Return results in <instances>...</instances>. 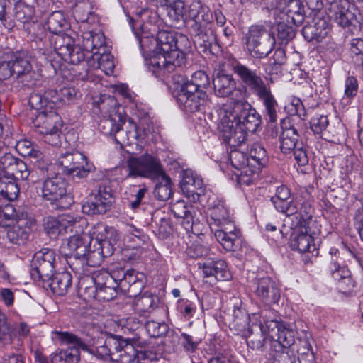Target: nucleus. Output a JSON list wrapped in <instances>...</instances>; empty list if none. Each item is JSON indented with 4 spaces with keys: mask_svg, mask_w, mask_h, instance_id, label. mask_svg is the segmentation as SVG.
<instances>
[{
    "mask_svg": "<svg viewBox=\"0 0 363 363\" xmlns=\"http://www.w3.org/2000/svg\"><path fill=\"white\" fill-rule=\"evenodd\" d=\"M291 230L289 244L293 250H297L301 253L313 252L315 250V246L313 237L308 234V228H295L290 225Z\"/></svg>",
    "mask_w": 363,
    "mask_h": 363,
    "instance_id": "nucleus-20",
    "label": "nucleus"
},
{
    "mask_svg": "<svg viewBox=\"0 0 363 363\" xmlns=\"http://www.w3.org/2000/svg\"><path fill=\"white\" fill-rule=\"evenodd\" d=\"M126 163L128 169L127 177H144L157 180L165 173L160 160L148 153L130 157Z\"/></svg>",
    "mask_w": 363,
    "mask_h": 363,
    "instance_id": "nucleus-8",
    "label": "nucleus"
},
{
    "mask_svg": "<svg viewBox=\"0 0 363 363\" xmlns=\"http://www.w3.org/2000/svg\"><path fill=\"white\" fill-rule=\"evenodd\" d=\"M91 235L84 234L77 235L69 238L65 244L61 247V250L65 252L67 256L74 257L76 259L83 257L88 252H91L92 245L89 244V239Z\"/></svg>",
    "mask_w": 363,
    "mask_h": 363,
    "instance_id": "nucleus-19",
    "label": "nucleus"
},
{
    "mask_svg": "<svg viewBox=\"0 0 363 363\" xmlns=\"http://www.w3.org/2000/svg\"><path fill=\"white\" fill-rule=\"evenodd\" d=\"M210 84V79L207 74L204 71H197L194 72L188 83L184 87L194 91H205Z\"/></svg>",
    "mask_w": 363,
    "mask_h": 363,
    "instance_id": "nucleus-44",
    "label": "nucleus"
},
{
    "mask_svg": "<svg viewBox=\"0 0 363 363\" xmlns=\"http://www.w3.org/2000/svg\"><path fill=\"white\" fill-rule=\"evenodd\" d=\"M104 274H96V276H91L89 274H83L79 278L78 288L80 296L87 302L91 301L96 298L98 282L99 277Z\"/></svg>",
    "mask_w": 363,
    "mask_h": 363,
    "instance_id": "nucleus-26",
    "label": "nucleus"
},
{
    "mask_svg": "<svg viewBox=\"0 0 363 363\" xmlns=\"http://www.w3.org/2000/svg\"><path fill=\"white\" fill-rule=\"evenodd\" d=\"M330 30L329 16L318 12L310 23L303 26L302 35L308 42L320 43L328 37Z\"/></svg>",
    "mask_w": 363,
    "mask_h": 363,
    "instance_id": "nucleus-14",
    "label": "nucleus"
},
{
    "mask_svg": "<svg viewBox=\"0 0 363 363\" xmlns=\"http://www.w3.org/2000/svg\"><path fill=\"white\" fill-rule=\"evenodd\" d=\"M354 204L357 207L354 216V223L359 235L363 240V194L357 197Z\"/></svg>",
    "mask_w": 363,
    "mask_h": 363,
    "instance_id": "nucleus-63",
    "label": "nucleus"
},
{
    "mask_svg": "<svg viewBox=\"0 0 363 363\" xmlns=\"http://www.w3.org/2000/svg\"><path fill=\"white\" fill-rule=\"evenodd\" d=\"M194 32V43L204 50L211 48L216 37L211 29H202L201 30H193Z\"/></svg>",
    "mask_w": 363,
    "mask_h": 363,
    "instance_id": "nucleus-51",
    "label": "nucleus"
},
{
    "mask_svg": "<svg viewBox=\"0 0 363 363\" xmlns=\"http://www.w3.org/2000/svg\"><path fill=\"white\" fill-rule=\"evenodd\" d=\"M229 160L232 166L238 169L241 170L247 167V165H251L249 156H247L246 154L240 151H231Z\"/></svg>",
    "mask_w": 363,
    "mask_h": 363,
    "instance_id": "nucleus-59",
    "label": "nucleus"
},
{
    "mask_svg": "<svg viewBox=\"0 0 363 363\" xmlns=\"http://www.w3.org/2000/svg\"><path fill=\"white\" fill-rule=\"evenodd\" d=\"M94 60H97L96 65H93L94 67H97L101 69L106 75H111L113 73L115 65L113 62V57L109 53L100 54V57L95 56L93 57Z\"/></svg>",
    "mask_w": 363,
    "mask_h": 363,
    "instance_id": "nucleus-54",
    "label": "nucleus"
},
{
    "mask_svg": "<svg viewBox=\"0 0 363 363\" xmlns=\"http://www.w3.org/2000/svg\"><path fill=\"white\" fill-rule=\"evenodd\" d=\"M41 197L56 209L69 208L73 203L72 197L67 194V183L60 176L50 174L44 179L41 186Z\"/></svg>",
    "mask_w": 363,
    "mask_h": 363,
    "instance_id": "nucleus-6",
    "label": "nucleus"
},
{
    "mask_svg": "<svg viewBox=\"0 0 363 363\" xmlns=\"http://www.w3.org/2000/svg\"><path fill=\"white\" fill-rule=\"evenodd\" d=\"M155 299L156 297L151 294L145 292L143 295L135 298L133 308L135 313L138 314L140 317L147 318L157 307Z\"/></svg>",
    "mask_w": 363,
    "mask_h": 363,
    "instance_id": "nucleus-29",
    "label": "nucleus"
},
{
    "mask_svg": "<svg viewBox=\"0 0 363 363\" xmlns=\"http://www.w3.org/2000/svg\"><path fill=\"white\" fill-rule=\"evenodd\" d=\"M354 10V6L346 0L335 1L329 9L331 17L342 27L355 26L358 23Z\"/></svg>",
    "mask_w": 363,
    "mask_h": 363,
    "instance_id": "nucleus-17",
    "label": "nucleus"
},
{
    "mask_svg": "<svg viewBox=\"0 0 363 363\" xmlns=\"http://www.w3.org/2000/svg\"><path fill=\"white\" fill-rule=\"evenodd\" d=\"M113 203L111 187L101 184L90 194L88 201L82 205V211L88 215L104 214L111 209Z\"/></svg>",
    "mask_w": 363,
    "mask_h": 363,
    "instance_id": "nucleus-12",
    "label": "nucleus"
},
{
    "mask_svg": "<svg viewBox=\"0 0 363 363\" xmlns=\"http://www.w3.org/2000/svg\"><path fill=\"white\" fill-rule=\"evenodd\" d=\"M52 340L60 345H67L69 347L60 350L52 354L51 363H78L80 359V350L89 353L91 341L86 337H79L68 331L54 330L52 332Z\"/></svg>",
    "mask_w": 363,
    "mask_h": 363,
    "instance_id": "nucleus-4",
    "label": "nucleus"
},
{
    "mask_svg": "<svg viewBox=\"0 0 363 363\" xmlns=\"http://www.w3.org/2000/svg\"><path fill=\"white\" fill-rule=\"evenodd\" d=\"M302 145L303 143L299 141V135L294 127L282 131L280 136V148L282 152L289 153L296 147Z\"/></svg>",
    "mask_w": 363,
    "mask_h": 363,
    "instance_id": "nucleus-32",
    "label": "nucleus"
},
{
    "mask_svg": "<svg viewBox=\"0 0 363 363\" xmlns=\"http://www.w3.org/2000/svg\"><path fill=\"white\" fill-rule=\"evenodd\" d=\"M228 228L215 230L214 235L223 247L228 251H235L240 245V231Z\"/></svg>",
    "mask_w": 363,
    "mask_h": 363,
    "instance_id": "nucleus-28",
    "label": "nucleus"
},
{
    "mask_svg": "<svg viewBox=\"0 0 363 363\" xmlns=\"http://www.w3.org/2000/svg\"><path fill=\"white\" fill-rule=\"evenodd\" d=\"M158 180L154 189V195L160 201H167L172 194L171 179L166 173H164Z\"/></svg>",
    "mask_w": 363,
    "mask_h": 363,
    "instance_id": "nucleus-40",
    "label": "nucleus"
},
{
    "mask_svg": "<svg viewBox=\"0 0 363 363\" xmlns=\"http://www.w3.org/2000/svg\"><path fill=\"white\" fill-rule=\"evenodd\" d=\"M291 195L290 189L284 185H281L277 188L275 195L271 198L275 208L286 213L289 218L298 210V205L291 199Z\"/></svg>",
    "mask_w": 363,
    "mask_h": 363,
    "instance_id": "nucleus-23",
    "label": "nucleus"
},
{
    "mask_svg": "<svg viewBox=\"0 0 363 363\" xmlns=\"http://www.w3.org/2000/svg\"><path fill=\"white\" fill-rule=\"evenodd\" d=\"M296 27L291 23H288L285 20H281L277 23L275 27L277 40L281 44L286 45L289 41L293 40L296 33Z\"/></svg>",
    "mask_w": 363,
    "mask_h": 363,
    "instance_id": "nucleus-41",
    "label": "nucleus"
},
{
    "mask_svg": "<svg viewBox=\"0 0 363 363\" xmlns=\"http://www.w3.org/2000/svg\"><path fill=\"white\" fill-rule=\"evenodd\" d=\"M232 69L245 91L255 96L262 104L263 113L268 118L269 123H277L279 105L270 86L265 82L260 72L239 62L234 63Z\"/></svg>",
    "mask_w": 363,
    "mask_h": 363,
    "instance_id": "nucleus-3",
    "label": "nucleus"
},
{
    "mask_svg": "<svg viewBox=\"0 0 363 363\" xmlns=\"http://www.w3.org/2000/svg\"><path fill=\"white\" fill-rule=\"evenodd\" d=\"M269 338L267 334H264L262 330L252 333L247 339V346L256 351H263L265 347V343Z\"/></svg>",
    "mask_w": 363,
    "mask_h": 363,
    "instance_id": "nucleus-52",
    "label": "nucleus"
},
{
    "mask_svg": "<svg viewBox=\"0 0 363 363\" xmlns=\"http://www.w3.org/2000/svg\"><path fill=\"white\" fill-rule=\"evenodd\" d=\"M89 340L91 341L89 353L98 356L101 358L109 357L113 362V355L116 352L118 353L119 350L122 348L125 339L120 336L110 335L104 339L103 337H99L96 341L93 337L86 335Z\"/></svg>",
    "mask_w": 363,
    "mask_h": 363,
    "instance_id": "nucleus-15",
    "label": "nucleus"
},
{
    "mask_svg": "<svg viewBox=\"0 0 363 363\" xmlns=\"http://www.w3.org/2000/svg\"><path fill=\"white\" fill-rule=\"evenodd\" d=\"M220 130L224 141L230 146L243 143L248 133H255L260 125L261 116L247 101L235 100L223 108Z\"/></svg>",
    "mask_w": 363,
    "mask_h": 363,
    "instance_id": "nucleus-1",
    "label": "nucleus"
},
{
    "mask_svg": "<svg viewBox=\"0 0 363 363\" xmlns=\"http://www.w3.org/2000/svg\"><path fill=\"white\" fill-rule=\"evenodd\" d=\"M176 100L185 112H205L210 101L206 91H194L184 87L176 95Z\"/></svg>",
    "mask_w": 363,
    "mask_h": 363,
    "instance_id": "nucleus-13",
    "label": "nucleus"
},
{
    "mask_svg": "<svg viewBox=\"0 0 363 363\" xmlns=\"http://www.w3.org/2000/svg\"><path fill=\"white\" fill-rule=\"evenodd\" d=\"M58 220V229L57 235H63L72 231L73 225L76 224V218H74L69 215H62L57 218Z\"/></svg>",
    "mask_w": 363,
    "mask_h": 363,
    "instance_id": "nucleus-64",
    "label": "nucleus"
},
{
    "mask_svg": "<svg viewBox=\"0 0 363 363\" xmlns=\"http://www.w3.org/2000/svg\"><path fill=\"white\" fill-rule=\"evenodd\" d=\"M144 324L143 320H140L136 316L128 317L126 319L125 329H127L130 333H133V337L127 338L128 340L138 343L140 339V331L143 330V325Z\"/></svg>",
    "mask_w": 363,
    "mask_h": 363,
    "instance_id": "nucleus-53",
    "label": "nucleus"
},
{
    "mask_svg": "<svg viewBox=\"0 0 363 363\" xmlns=\"http://www.w3.org/2000/svg\"><path fill=\"white\" fill-rule=\"evenodd\" d=\"M23 29L32 36L40 40L46 35V30L43 23L38 21L36 18L26 26H24Z\"/></svg>",
    "mask_w": 363,
    "mask_h": 363,
    "instance_id": "nucleus-60",
    "label": "nucleus"
},
{
    "mask_svg": "<svg viewBox=\"0 0 363 363\" xmlns=\"http://www.w3.org/2000/svg\"><path fill=\"white\" fill-rule=\"evenodd\" d=\"M122 116L115 110L108 117H104L99 123L100 131L106 135L113 136L116 126L122 121Z\"/></svg>",
    "mask_w": 363,
    "mask_h": 363,
    "instance_id": "nucleus-42",
    "label": "nucleus"
},
{
    "mask_svg": "<svg viewBox=\"0 0 363 363\" xmlns=\"http://www.w3.org/2000/svg\"><path fill=\"white\" fill-rule=\"evenodd\" d=\"M58 162L62 173L73 178H85L95 170L94 165L87 162L86 156L77 151L62 155Z\"/></svg>",
    "mask_w": 363,
    "mask_h": 363,
    "instance_id": "nucleus-11",
    "label": "nucleus"
},
{
    "mask_svg": "<svg viewBox=\"0 0 363 363\" xmlns=\"http://www.w3.org/2000/svg\"><path fill=\"white\" fill-rule=\"evenodd\" d=\"M16 181L4 175L0 177V195L9 202L16 200L19 195L20 189Z\"/></svg>",
    "mask_w": 363,
    "mask_h": 363,
    "instance_id": "nucleus-38",
    "label": "nucleus"
},
{
    "mask_svg": "<svg viewBox=\"0 0 363 363\" xmlns=\"http://www.w3.org/2000/svg\"><path fill=\"white\" fill-rule=\"evenodd\" d=\"M180 187L182 191L189 197L194 194L199 195L196 190H201L203 188V181L198 177L191 170L183 171L182 180L180 181Z\"/></svg>",
    "mask_w": 363,
    "mask_h": 363,
    "instance_id": "nucleus-30",
    "label": "nucleus"
},
{
    "mask_svg": "<svg viewBox=\"0 0 363 363\" xmlns=\"http://www.w3.org/2000/svg\"><path fill=\"white\" fill-rule=\"evenodd\" d=\"M105 281L98 286L96 300L99 301H109L116 296V288L123 281L127 276L131 277L133 274H104Z\"/></svg>",
    "mask_w": 363,
    "mask_h": 363,
    "instance_id": "nucleus-21",
    "label": "nucleus"
},
{
    "mask_svg": "<svg viewBox=\"0 0 363 363\" xmlns=\"http://www.w3.org/2000/svg\"><path fill=\"white\" fill-rule=\"evenodd\" d=\"M46 93L47 91L45 92L44 95L38 92H33L30 94L28 102L30 107L36 111L35 115L41 111L53 108L54 97H52V94H47Z\"/></svg>",
    "mask_w": 363,
    "mask_h": 363,
    "instance_id": "nucleus-35",
    "label": "nucleus"
},
{
    "mask_svg": "<svg viewBox=\"0 0 363 363\" xmlns=\"http://www.w3.org/2000/svg\"><path fill=\"white\" fill-rule=\"evenodd\" d=\"M18 82L21 84L22 86L26 88H33L36 86L40 80V74L35 72L33 67L28 72H26L18 79Z\"/></svg>",
    "mask_w": 363,
    "mask_h": 363,
    "instance_id": "nucleus-62",
    "label": "nucleus"
},
{
    "mask_svg": "<svg viewBox=\"0 0 363 363\" xmlns=\"http://www.w3.org/2000/svg\"><path fill=\"white\" fill-rule=\"evenodd\" d=\"M30 174L27 164L22 160L18 159L10 171L4 173L7 178L15 180H26Z\"/></svg>",
    "mask_w": 363,
    "mask_h": 363,
    "instance_id": "nucleus-46",
    "label": "nucleus"
},
{
    "mask_svg": "<svg viewBox=\"0 0 363 363\" xmlns=\"http://www.w3.org/2000/svg\"><path fill=\"white\" fill-rule=\"evenodd\" d=\"M155 47L150 58V69L157 77L182 69L186 60L182 44L189 43L185 35L171 30H161L157 33Z\"/></svg>",
    "mask_w": 363,
    "mask_h": 363,
    "instance_id": "nucleus-2",
    "label": "nucleus"
},
{
    "mask_svg": "<svg viewBox=\"0 0 363 363\" xmlns=\"http://www.w3.org/2000/svg\"><path fill=\"white\" fill-rule=\"evenodd\" d=\"M14 18L23 24V27L32 21L35 16V8L29 5L24 0L18 1L14 7Z\"/></svg>",
    "mask_w": 363,
    "mask_h": 363,
    "instance_id": "nucleus-36",
    "label": "nucleus"
},
{
    "mask_svg": "<svg viewBox=\"0 0 363 363\" xmlns=\"http://www.w3.org/2000/svg\"><path fill=\"white\" fill-rule=\"evenodd\" d=\"M55 37L52 39L54 48L60 57L67 50L73 45L74 40L69 35L62 33L55 34Z\"/></svg>",
    "mask_w": 363,
    "mask_h": 363,
    "instance_id": "nucleus-50",
    "label": "nucleus"
},
{
    "mask_svg": "<svg viewBox=\"0 0 363 363\" xmlns=\"http://www.w3.org/2000/svg\"><path fill=\"white\" fill-rule=\"evenodd\" d=\"M187 15L194 21V23L191 25L192 30H201L207 28L213 18L210 9L202 5L200 1H194L190 4Z\"/></svg>",
    "mask_w": 363,
    "mask_h": 363,
    "instance_id": "nucleus-22",
    "label": "nucleus"
},
{
    "mask_svg": "<svg viewBox=\"0 0 363 363\" xmlns=\"http://www.w3.org/2000/svg\"><path fill=\"white\" fill-rule=\"evenodd\" d=\"M208 213L210 217L209 225L212 230L213 226H223L229 222L228 211L223 202L219 201L212 208H209Z\"/></svg>",
    "mask_w": 363,
    "mask_h": 363,
    "instance_id": "nucleus-33",
    "label": "nucleus"
},
{
    "mask_svg": "<svg viewBox=\"0 0 363 363\" xmlns=\"http://www.w3.org/2000/svg\"><path fill=\"white\" fill-rule=\"evenodd\" d=\"M313 208L308 202L302 203L300 208L296 213L290 215L291 226L295 228H308L310 221L312 218Z\"/></svg>",
    "mask_w": 363,
    "mask_h": 363,
    "instance_id": "nucleus-34",
    "label": "nucleus"
},
{
    "mask_svg": "<svg viewBox=\"0 0 363 363\" xmlns=\"http://www.w3.org/2000/svg\"><path fill=\"white\" fill-rule=\"evenodd\" d=\"M157 18V16L156 13L149 9H142L136 13L135 18H128L129 24L132 28V30L134 33L141 49H144L147 37H143L140 30L143 33V30L147 28L146 24L152 25L155 22Z\"/></svg>",
    "mask_w": 363,
    "mask_h": 363,
    "instance_id": "nucleus-18",
    "label": "nucleus"
},
{
    "mask_svg": "<svg viewBox=\"0 0 363 363\" xmlns=\"http://www.w3.org/2000/svg\"><path fill=\"white\" fill-rule=\"evenodd\" d=\"M89 240V244L92 245L91 253H97L101 257H109L116 250L118 235L112 228L98 225L94 227Z\"/></svg>",
    "mask_w": 363,
    "mask_h": 363,
    "instance_id": "nucleus-10",
    "label": "nucleus"
},
{
    "mask_svg": "<svg viewBox=\"0 0 363 363\" xmlns=\"http://www.w3.org/2000/svg\"><path fill=\"white\" fill-rule=\"evenodd\" d=\"M133 344L135 343L125 339L118 353L116 352L113 355V362L118 363H131L135 360L137 350L134 348Z\"/></svg>",
    "mask_w": 363,
    "mask_h": 363,
    "instance_id": "nucleus-43",
    "label": "nucleus"
},
{
    "mask_svg": "<svg viewBox=\"0 0 363 363\" xmlns=\"http://www.w3.org/2000/svg\"><path fill=\"white\" fill-rule=\"evenodd\" d=\"M169 7V14L177 21L184 19L185 13L184 3L182 0H160Z\"/></svg>",
    "mask_w": 363,
    "mask_h": 363,
    "instance_id": "nucleus-55",
    "label": "nucleus"
},
{
    "mask_svg": "<svg viewBox=\"0 0 363 363\" xmlns=\"http://www.w3.org/2000/svg\"><path fill=\"white\" fill-rule=\"evenodd\" d=\"M262 169V167L254 164L253 166L247 165L241 169V173L238 177L240 184L250 185L255 181Z\"/></svg>",
    "mask_w": 363,
    "mask_h": 363,
    "instance_id": "nucleus-56",
    "label": "nucleus"
},
{
    "mask_svg": "<svg viewBox=\"0 0 363 363\" xmlns=\"http://www.w3.org/2000/svg\"><path fill=\"white\" fill-rule=\"evenodd\" d=\"M243 40L250 55L255 59L264 58L274 50L276 40L263 25H252Z\"/></svg>",
    "mask_w": 363,
    "mask_h": 363,
    "instance_id": "nucleus-5",
    "label": "nucleus"
},
{
    "mask_svg": "<svg viewBox=\"0 0 363 363\" xmlns=\"http://www.w3.org/2000/svg\"><path fill=\"white\" fill-rule=\"evenodd\" d=\"M284 326V325L283 323L276 320H269L264 317V323H260L259 328L262 330L264 334H267L271 341L276 337L278 330H281Z\"/></svg>",
    "mask_w": 363,
    "mask_h": 363,
    "instance_id": "nucleus-57",
    "label": "nucleus"
},
{
    "mask_svg": "<svg viewBox=\"0 0 363 363\" xmlns=\"http://www.w3.org/2000/svg\"><path fill=\"white\" fill-rule=\"evenodd\" d=\"M47 26L49 31L53 34L62 33L69 27L65 15L61 11H54L48 17Z\"/></svg>",
    "mask_w": 363,
    "mask_h": 363,
    "instance_id": "nucleus-39",
    "label": "nucleus"
},
{
    "mask_svg": "<svg viewBox=\"0 0 363 363\" xmlns=\"http://www.w3.org/2000/svg\"><path fill=\"white\" fill-rule=\"evenodd\" d=\"M145 328L150 336L155 338L164 336L169 330L168 325L164 322L147 321Z\"/></svg>",
    "mask_w": 363,
    "mask_h": 363,
    "instance_id": "nucleus-58",
    "label": "nucleus"
},
{
    "mask_svg": "<svg viewBox=\"0 0 363 363\" xmlns=\"http://www.w3.org/2000/svg\"><path fill=\"white\" fill-rule=\"evenodd\" d=\"M295 332L286 328L285 325L281 330H278L276 337L271 340L270 348L274 352L293 350L295 344Z\"/></svg>",
    "mask_w": 363,
    "mask_h": 363,
    "instance_id": "nucleus-27",
    "label": "nucleus"
},
{
    "mask_svg": "<svg viewBox=\"0 0 363 363\" xmlns=\"http://www.w3.org/2000/svg\"><path fill=\"white\" fill-rule=\"evenodd\" d=\"M32 123L34 130L43 135L45 143L52 146L61 144L62 121L60 116L52 109L38 112Z\"/></svg>",
    "mask_w": 363,
    "mask_h": 363,
    "instance_id": "nucleus-7",
    "label": "nucleus"
},
{
    "mask_svg": "<svg viewBox=\"0 0 363 363\" xmlns=\"http://www.w3.org/2000/svg\"><path fill=\"white\" fill-rule=\"evenodd\" d=\"M215 94L218 97L230 96L236 88V82L230 74L224 69L217 70L213 79Z\"/></svg>",
    "mask_w": 363,
    "mask_h": 363,
    "instance_id": "nucleus-24",
    "label": "nucleus"
},
{
    "mask_svg": "<svg viewBox=\"0 0 363 363\" xmlns=\"http://www.w3.org/2000/svg\"><path fill=\"white\" fill-rule=\"evenodd\" d=\"M192 210V206H188L184 201L182 200L172 203L171 206V211L174 216L183 219L182 225L187 230L192 229L194 223Z\"/></svg>",
    "mask_w": 363,
    "mask_h": 363,
    "instance_id": "nucleus-31",
    "label": "nucleus"
},
{
    "mask_svg": "<svg viewBox=\"0 0 363 363\" xmlns=\"http://www.w3.org/2000/svg\"><path fill=\"white\" fill-rule=\"evenodd\" d=\"M249 159L251 166L255 164L262 168L268 161L267 153L263 145L254 143L250 150Z\"/></svg>",
    "mask_w": 363,
    "mask_h": 363,
    "instance_id": "nucleus-45",
    "label": "nucleus"
},
{
    "mask_svg": "<svg viewBox=\"0 0 363 363\" xmlns=\"http://www.w3.org/2000/svg\"><path fill=\"white\" fill-rule=\"evenodd\" d=\"M31 279L34 280L42 279L43 287L50 288L58 296L66 294L68 288L72 285V274H30Z\"/></svg>",
    "mask_w": 363,
    "mask_h": 363,
    "instance_id": "nucleus-16",
    "label": "nucleus"
},
{
    "mask_svg": "<svg viewBox=\"0 0 363 363\" xmlns=\"http://www.w3.org/2000/svg\"><path fill=\"white\" fill-rule=\"evenodd\" d=\"M10 62L11 76H15L16 79L32 68L30 61L27 58L21 57V55L16 56Z\"/></svg>",
    "mask_w": 363,
    "mask_h": 363,
    "instance_id": "nucleus-48",
    "label": "nucleus"
},
{
    "mask_svg": "<svg viewBox=\"0 0 363 363\" xmlns=\"http://www.w3.org/2000/svg\"><path fill=\"white\" fill-rule=\"evenodd\" d=\"M86 54L84 48H82L79 45H75L74 43L64 53L61 59L64 62L71 63L73 65H78L83 62L85 59Z\"/></svg>",
    "mask_w": 363,
    "mask_h": 363,
    "instance_id": "nucleus-47",
    "label": "nucleus"
},
{
    "mask_svg": "<svg viewBox=\"0 0 363 363\" xmlns=\"http://www.w3.org/2000/svg\"><path fill=\"white\" fill-rule=\"evenodd\" d=\"M47 94H52L54 101L60 99L64 102L72 103L74 102L79 96L78 91L72 86H65L61 88L59 91H49Z\"/></svg>",
    "mask_w": 363,
    "mask_h": 363,
    "instance_id": "nucleus-49",
    "label": "nucleus"
},
{
    "mask_svg": "<svg viewBox=\"0 0 363 363\" xmlns=\"http://www.w3.org/2000/svg\"><path fill=\"white\" fill-rule=\"evenodd\" d=\"M281 14V20L298 27L303 24L306 17L304 6L301 0H289Z\"/></svg>",
    "mask_w": 363,
    "mask_h": 363,
    "instance_id": "nucleus-25",
    "label": "nucleus"
},
{
    "mask_svg": "<svg viewBox=\"0 0 363 363\" xmlns=\"http://www.w3.org/2000/svg\"><path fill=\"white\" fill-rule=\"evenodd\" d=\"M124 261L125 263L123 269L125 270V272H135V269L133 268L132 266L135 263H137L138 262L139 260H140L141 250L135 249L130 251L126 250V252L124 254Z\"/></svg>",
    "mask_w": 363,
    "mask_h": 363,
    "instance_id": "nucleus-61",
    "label": "nucleus"
},
{
    "mask_svg": "<svg viewBox=\"0 0 363 363\" xmlns=\"http://www.w3.org/2000/svg\"><path fill=\"white\" fill-rule=\"evenodd\" d=\"M23 223L20 220L16 225L8 230L7 238L11 242L21 245L25 244L28 240L30 228L23 226Z\"/></svg>",
    "mask_w": 363,
    "mask_h": 363,
    "instance_id": "nucleus-37",
    "label": "nucleus"
},
{
    "mask_svg": "<svg viewBox=\"0 0 363 363\" xmlns=\"http://www.w3.org/2000/svg\"><path fill=\"white\" fill-rule=\"evenodd\" d=\"M63 262H66L67 266L62 268L65 263L56 260L54 251L48 248H42L35 253L30 267L35 272H69V269L73 272H77L79 270L74 266V263H71L67 259H64Z\"/></svg>",
    "mask_w": 363,
    "mask_h": 363,
    "instance_id": "nucleus-9",
    "label": "nucleus"
}]
</instances>
